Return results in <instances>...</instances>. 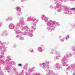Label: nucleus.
Here are the masks:
<instances>
[{
    "label": "nucleus",
    "mask_w": 75,
    "mask_h": 75,
    "mask_svg": "<svg viewBox=\"0 0 75 75\" xmlns=\"http://www.w3.org/2000/svg\"><path fill=\"white\" fill-rule=\"evenodd\" d=\"M19 23H20L21 24H23H23L24 23V21H23L22 20V19H21L19 21Z\"/></svg>",
    "instance_id": "5701e85b"
},
{
    "label": "nucleus",
    "mask_w": 75,
    "mask_h": 75,
    "mask_svg": "<svg viewBox=\"0 0 75 75\" xmlns=\"http://www.w3.org/2000/svg\"><path fill=\"white\" fill-rule=\"evenodd\" d=\"M74 57H75V55L74 56Z\"/></svg>",
    "instance_id": "8fccbe9b"
},
{
    "label": "nucleus",
    "mask_w": 75,
    "mask_h": 75,
    "mask_svg": "<svg viewBox=\"0 0 75 75\" xmlns=\"http://www.w3.org/2000/svg\"><path fill=\"white\" fill-rule=\"evenodd\" d=\"M21 19L22 20H23V21H24V18L21 17Z\"/></svg>",
    "instance_id": "ea45409f"
},
{
    "label": "nucleus",
    "mask_w": 75,
    "mask_h": 75,
    "mask_svg": "<svg viewBox=\"0 0 75 75\" xmlns=\"http://www.w3.org/2000/svg\"><path fill=\"white\" fill-rule=\"evenodd\" d=\"M1 25H2V24L1 23H0V27L1 26Z\"/></svg>",
    "instance_id": "79ce46f5"
},
{
    "label": "nucleus",
    "mask_w": 75,
    "mask_h": 75,
    "mask_svg": "<svg viewBox=\"0 0 75 75\" xmlns=\"http://www.w3.org/2000/svg\"><path fill=\"white\" fill-rule=\"evenodd\" d=\"M8 19L9 20H11L12 19H13V18L10 17H8Z\"/></svg>",
    "instance_id": "c85d7f7f"
},
{
    "label": "nucleus",
    "mask_w": 75,
    "mask_h": 75,
    "mask_svg": "<svg viewBox=\"0 0 75 75\" xmlns=\"http://www.w3.org/2000/svg\"><path fill=\"white\" fill-rule=\"evenodd\" d=\"M59 38L60 40V41H62V42H64V38H62V36H60L59 37Z\"/></svg>",
    "instance_id": "4be33fe9"
},
{
    "label": "nucleus",
    "mask_w": 75,
    "mask_h": 75,
    "mask_svg": "<svg viewBox=\"0 0 75 75\" xmlns=\"http://www.w3.org/2000/svg\"><path fill=\"white\" fill-rule=\"evenodd\" d=\"M18 26H19V27L20 28V29H21V30L22 31H23V30H22V28H23V24H21V23H20V22H17L16 25V27H18Z\"/></svg>",
    "instance_id": "9d476101"
},
{
    "label": "nucleus",
    "mask_w": 75,
    "mask_h": 75,
    "mask_svg": "<svg viewBox=\"0 0 75 75\" xmlns=\"http://www.w3.org/2000/svg\"><path fill=\"white\" fill-rule=\"evenodd\" d=\"M26 75H27V74H26Z\"/></svg>",
    "instance_id": "3c124183"
},
{
    "label": "nucleus",
    "mask_w": 75,
    "mask_h": 75,
    "mask_svg": "<svg viewBox=\"0 0 75 75\" xmlns=\"http://www.w3.org/2000/svg\"><path fill=\"white\" fill-rule=\"evenodd\" d=\"M50 54H54V50H52L50 52Z\"/></svg>",
    "instance_id": "2f4dec72"
},
{
    "label": "nucleus",
    "mask_w": 75,
    "mask_h": 75,
    "mask_svg": "<svg viewBox=\"0 0 75 75\" xmlns=\"http://www.w3.org/2000/svg\"><path fill=\"white\" fill-rule=\"evenodd\" d=\"M16 10L18 12H20L21 11V8L19 7H17L16 8Z\"/></svg>",
    "instance_id": "f3484780"
},
{
    "label": "nucleus",
    "mask_w": 75,
    "mask_h": 75,
    "mask_svg": "<svg viewBox=\"0 0 75 75\" xmlns=\"http://www.w3.org/2000/svg\"><path fill=\"white\" fill-rule=\"evenodd\" d=\"M47 75H57L53 71L50 70L49 71Z\"/></svg>",
    "instance_id": "ddd939ff"
},
{
    "label": "nucleus",
    "mask_w": 75,
    "mask_h": 75,
    "mask_svg": "<svg viewBox=\"0 0 75 75\" xmlns=\"http://www.w3.org/2000/svg\"><path fill=\"white\" fill-rule=\"evenodd\" d=\"M1 42L0 41V43H1Z\"/></svg>",
    "instance_id": "09e8293b"
},
{
    "label": "nucleus",
    "mask_w": 75,
    "mask_h": 75,
    "mask_svg": "<svg viewBox=\"0 0 75 75\" xmlns=\"http://www.w3.org/2000/svg\"><path fill=\"white\" fill-rule=\"evenodd\" d=\"M50 8H54V6H53V5H51L50 6Z\"/></svg>",
    "instance_id": "473e14b6"
},
{
    "label": "nucleus",
    "mask_w": 75,
    "mask_h": 75,
    "mask_svg": "<svg viewBox=\"0 0 75 75\" xmlns=\"http://www.w3.org/2000/svg\"><path fill=\"white\" fill-rule=\"evenodd\" d=\"M6 69L7 70H8V69L9 68H10V67L8 66H7L6 67Z\"/></svg>",
    "instance_id": "f704fd0d"
},
{
    "label": "nucleus",
    "mask_w": 75,
    "mask_h": 75,
    "mask_svg": "<svg viewBox=\"0 0 75 75\" xmlns=\"http://www.w3.org/2000/svg\"><path fill=\"white\" fill-rule=\"evenodd\" d=\"M38 50L40 52H42L44 51V50L42 48L41 46H39L38 48Z\"/></svg>",
    "instance_id": "f8f14e48"
},
{
    "label": "nucleus",
    "mask_w": 75,
    "mask_h": 75,
    "mask_svg": "<svg viewBox=\"0 0 75 75\" xmlns=\"http://www.w3.org/2000/svg\"><path fill=\"white\" fill-rule=\"evenodd\" d=\"M15 32L16 34H19L21 33L22 35V34H21V33H23V32H21L20 30L18 29H15Z\"/></svg>",
    "instance_id": "dca6fc26"
},
{
    "label": "nucleus",
    "mask_w": 75,
    "mask_h": 75,
    "mask_svg": "<svg viewBox=\"0 0 75 75\" xmlns=\"http://www.w3.org/2000/svg\"><path fill=\"white\" fill-rule=\"evenodd\" d=\"M7 59L8 60V61H9V60H10V56H8Z\"/></svg>",
    "instance_id": "e433bc0d"
},
{
    "label": "nucleus",
    "mask_w": 75,
    "mask_h": 75,
    "mask_svg": "<svg viewBox=\"0 0 75 75\" xmlns=\"http://www.w3.org/2000/svg\"><path fill=\"white\" fill-rule=\"evenodd\" d=\"M70 10H72V11H74V10H75V8H71Z\"/></svg>",
    "instance_id": "c9c22d12"
},
{
    "label": "nucleus",
    "mask_w": 75,
    "mask_h": 75,
    "mask_svg": "<svg viewBox=\"0 0 75 75\" xmlns=\"http://www.w3.org/2000/svg\"><path fill=\"white\" fill-rule=\"evenodd\" d=\"M21 64H18V66H21Z\"/></svg>",
    "instance_id": "37998d69"
},
{
    "label": "nucleus",
    "mask_w": 75,
    "mask_h": 75,
    "mask_svg": "<svg viewBox=\"0 0 75 75\" xmlns=\"http://www.w3.org/2000/svg\"><path fill=\"white\" fill-rule=\"evenodd\" d=\"M5 65H9V64H10V63L9 62V61L6 60L5 62V63H4Z\"/></svg>",
    "instance_id": "6ab92c4d"
},
{
    "label": "nucleus",
    "mask_w": 75,
    "mask_h": 75,
    "mask_svg": "<svg viewBox=\"0 0 75 75\" xmlns=\"http://www.w3.org/2000/svg\"><path fill=\"white\" fill-rule=\"evenodd\" d=\"M30 51V52H34V51H33V50L32 49H30L29 50V51Z\"/></svg>",
    "instance_id": "7c9ffc66"
},
{
    "label": "nucleus",
    "mask_w": 75,
    "mask_h": 75,
    "mask_svg": "<svg viewBox=\"0 0 75 75\" xmlns=\"http://www.w3.org/2000/svg\"><path fill=\"white\" fill-rule=\"evenodd\" d=\"M47 64H50V62L49 61L47 62Z\"/></svg>",
    "instance_id": "a18cd8bd"
},
{
    "label": "nucleus",
    "mask_w": 75,
    "mask_h": 75,
    "mask_svg": "<svg viewBox=\"0 0 75 75\" xmlns=\"http://www.w3.org/2000/svg\"><path fill=\"white\" fill-rule=\"evenodd\" d=\"M64 10L65 11V14H72L71 11L69 9V8L67 6H64Z\"/></svg>",
    "instance_id": "423d86ee"
},
{
    "label": "nucleus",
    "mask_w": 75,
    "mask_h": 75,
    "mask_svg": "<svg viewBox=\"0 0 75 75\" xmlns=\"http://www.w3.org/2000/svg\"><path fill=\"white\" fill-rule=\"evenodd\" d=\"M54 54L57 55L56 57V59H59V58L62 57V56H61L60 53L57 51H56L54 53Z\"/></svg>",
    "instance_id": "1a4fd4ad"
},
{
    "label": "nucleus",
    "mask_w": 75,
    "mask_h": 75,
    "mask_svg": "<svg viewBox=\"0 0 75 75\" xmlns=\"http://www.w3.org/2000/svg\"><path fill=\"white\" fill-rule=\"evenodd\" d=\"M41 19L42 20H44L45 21V23H46L47 27V30L48 31H52V30H54L55 27L58 25L59 23L55 22V21H53L51 20H48V17H47L45 15L42 16Z\"/></svg>",
    "instance_id": "f257e3e1"
},
{
    "label": "nucleus",
    "mask_w": 75,
    "mask_h": 75,
    "mask_svg": "<svg viewBox=\"0 0 75 75\" xmlns=\"http://www.w3.org/2000/svg\"><path fill=\"white\" fill-rule=\"evenodd\" d=\"M8 27L10 30H14V29H17V27H16V26L12 23L9 24Z\"/></svg>",
    "instance_id": "6e6552de"
},
{
    "label": "nucleus",
    "mask_w": 75,
    "mask_h": 75,
    "mask_svg": "<svg viewBox=\"0 0 75 75\" xmlns=\"http://www.w3.org/2000/svg\"><path fill=\"white\" fill-rule=\"evenodd\" d=\"M56 8H62V6L61 4H59V3L57 4L56 6Z\"/></svg>",
    "instance_id": "2eb2a0df"
},
{
    "label": "nucleus",
    "mask_w": 75,
    "mask_h": 75,
    "mask_svg": "<svg viewBox=\"0 0 75 75\" xmlns=\"http://www.w3.org/2000/svg\"><path fill=\"white\" fill-rule=\"evenodd\" d=\"M31 21H32L33 22H34V21H35V18H34L33 17H31Z\"/></svg>",
    "instance_id": "393cba45"
},
{
    "label": "nucleus",
    "mask_w": 75,
    "mask_h": 75,
    "mask_svg": "<svg viewBox=\"0 0 75 75\" xmlns=\"http://www.w3.org/2000/svg\"><path fill=\"white\" fill-rule=\"evenodd\" d=\"M31 17H29L27 19V21H31Z\"/></svg>",
    "instance_id": "aec40b11"
},
{
    "label": "nucleus",
    "mask_w": 75,
    "mask_h": 75,
    "mask_svg": "<svg viewBox=\"0 0 75 75\" xmlns=\"http://www.w3.org/2000/svg\"><path fill=\"white\" fill-rule=\"evenodd\" d=\"M61 9H62V8H60L57 9V12L58 13H59L61 12Z\"/></svg>",
    "instance_id": "a878e982"
},
{
    "label": "nucleus",
    "mask_w": 75,
    "mask_h": 75,
    "mask_svg": "<svg viewBox=\"0 0 75 75\" xmlns=\"http://www.w3.org/2000/svg\"><path fill=\"white\" fill-rule=\"evenodd\" d=\"M75 0H67V1H74Z\"/></svg>",
    "instance_id": "58836bf2"
},
{
    "label": "nucleus",
    "mask_w": 75,
    "mask_h": 75,
    "mask_svg": "<svg viewBox=\"0 0 75 75\" xmlns=\"http://www.w3.org/2000/svg\"><path fill=\"white\" fill-rule=\"evenodd\" d=\"M28 68V64H25V65H24V66L23 67V69H25V70H26V69H27Z\"/></svg>",
    "instance_id": "a211bd4d"
},
{
    "label": "nucleus",
    "mask_w": 75,
    "mask_h": 75,
    "mask_svg": "<svg viewBox=\"0 0 75 75\" xmlns=\"http://www.w3.org/2000/svg\"><path fill=\"white\" fill-rule=\"evenodd\" d=\"M5 34H6V31L4 30L3 31L2 33H1V35L3 36Z\"/></svg>",
    "instance_id": "412c9836"
},
{
    "label": "nucleus",
    "mask_w": 75,
    "mask_h": 75,
    "mask_svg": "<svg viewBox=\"0 0 75 75\" xmlns=\"http://www.w3.org/2000/svg\"><path fill=\"white\" fill-rule=\"evenodd\" d=\"M6 21H9V19H8V18L6 20Z\"/></svg>",
    "instance_id": "4c0bfd02"
},
{
    "label": "nucleus",
    "mask_w": 75,
    "mask_h": 75,
    "mask_svg": "<svg viewBox=\"0 0 75 75\" xmlns=\"http://www.w3.org/2000/svg\"><path fill=\"white\" fill-rule=\"evenodd\" d=\"M22 2H23V1H25V0H21Z\"/></svg>",
    "instance_id": "a19ab883"
},
{
    "label": "nucleus",
    "mask_w": 75,
    "mask_h": 75,
    "mask_svg": "<svg viewBox=\"0 0 75 75\" xmlns=\"http://www.w3.org/2000/svg\"><path fill=\"white\" fill-rule=\"evenodd\" d=\"M72 75H75V72H74Z\"/></svg>",
    "instance_id": "c03bdc74"
},
{
    "label": "nucleus",
    "mask_w": 75,
    "mask_h": 75,
    "mask_svg": "<svg viewBox=\"0 0 75 75\" xmlns=\"http://www.w3.org/2000/svg\"><path fill=\"white\" fill-rule=\"evenodd\" d=\"M66 71H75V64H72L70 65L67 69Z\"/></svg>",
    "instance_id": "39448f33"
},
{
    "label": "nucleus",
    "mask_w": 75,
    "mask_h": 75,
    "mask_svg": "<svg viewBox=\"0 0 75 75\" xmlns=\"http://www.w3.org/2000/svg\"><path fill=\"white\" fill-rule=\"evenodd\" d=\"M2 48H3V50H1ZM1 50V54H4V52H6L7 50L6 48H5V45L4 43H2V44H0V50Z\"/></svg>",
    "instance_id": "20e7f679"
},
{
    "label": "nucleus",
    "mask_w": 75,
    "mask_h": 75,
    "mask_svg": "<svg viewBox=\"0 0 75 75\" xmlns=\"http://www.w3.org/2000/svg\"><path fill=\"white\" fill-rule=\"evenodd\" d=\"M42 65H43V68L45 70V71H48L49 68H50V66L49 65L47 66L45 63H42Z\"/></svg>",
    "instance_id": "0eeeda50"
},
{
    "label": "nucleus",
    "mask_w": 75,
    "mask_h": 75,
    "mask_svg": "<svg viewBox=\"0 0 75 75\" xmlns=\"http://www.w3.org/2000/svg\"><path fill=\"white\" fill-rule=\"evenodd\" d=\"M19 40H24V38H23V37L21 35V36L20 37V38H19Z\"/></svg>",
    "instance_id": "bb28decb"
},
{
    "label": "nucleus",
    "mask_w": 75,
    "mask_h": 75,
    "mask_svg": "<svg viewBox=\"0 0 75 75\" xmlns=\"http://www.w3.org/2000/svg\"><path fill=\"white\" fill-rule=\"evenodd\" d=\"M21 36V35H17L16 36V38H19V39Z\"/></svg>",
    "instance_id": "b1692460"
},
{
    "label": "nucleus",
    "mask_w": 75,
    "mask_h": 75,
    "mask_svg": "<svg viewBox=\"0 0 75 75\" xmlns=\"http://www.w3.org/2000/svg\"><path fill=\"white\" fill-rule=\"evenodd\" d=\"M66 74H68V72H66Z\"/></svg>",
    "instance_id": "49530a36"
},
{
    "label": "nucleus",
    "mask_w": 75,
    "mask_h": 75,
    "mask_svg": "<svg viewBox=\"0 0 75 75\" xmlns=\"http://www.w3.org/2000/svg\"><path fill=\"white\" fill-rule=\"evenodd\" d=\"M55 66V69L56 70H59L61 68V67L60 66V64L58 63L56 64Z\"/></svg>",
    "instance_id": "9b49d317"
},
{
    "label": "nucleus",
    "mask_w": 75,
    "mask_h": 75,
    "mask_svg": "<svg viewBox=\"0 0 75 75\" xmlns=\"http://www.w3.org/2000/svg\"><path fill=\"white\" fill-rule=\"evenodd\" d=\"M69 38V35H68L66 37V40H67Z\"/></svg>",
    "instance_id": "cd10ccee"
},
{
    "label": "nucleus",
    "mask_w": 75,
    "mask_h": 75,
    "mask_svg": "<svg viewBox=\"0 0 75 75\" xmlns=\"http://www.w3.org/2000/svg\"><path fill=\"white\" fill-rule=\"evenodd\" d=\"M61 1L63 2L64 1V2H67V1H68V0H60Z\"/></svg>",
    "instance_id": "72a5a7b5"
},
{
    "label": "nucleus",
    "mask_w": 75,
    "mask_h": 75,
    "mask_svg": "<svg viewBox=\"0 0 75 75\" xmlns=\"http://www.w3.org/2000/svg\"><path fill=\"white\" fill-rule=\"evenodd\" d=\"M13 69H14V70L15 69V68H13Z\"/></svg>",
    "instance_id": "de8ad7c7"
},
{
    "label": "nucleus",
    "mask_w": 75,
    "mask_h": 75,
    "mask_svg": "<svg viewBox=\"0 0 75 75\" xmlns=\"http://www.w3.org/2000/svg\"><path fill=\"white\" fill-rule=\"evenodd\" d=\"M39 21V20H38V19L35 18L34 21L35 22H38Z\"/></svg>",
    "instance_id": "c756f323"
},
{
    "label": "nucleus",
    "mask_w": 75,
    "mask_h": 75,
    "mask_svg": "<svg viewBox=\"0 0 75 75\" xmlns=\"http://www.w3.org/2000/svg\"><path fill=\"white\" fill-rule=\"evenodd\" d=\"M71 56L72 54L71 53L67 54L66 55H64L63 58L62 59V62L63 66L68 67L69 64H67V62H68V59H67V58Z\"/></svg>",
    "instance_id": "7ed1b4c3"
},
{
    "label": "nucleus",
    "mask_w": 75,
    "mask_h": 75,
    "mask_svg": "<svg viewBox=\"0 0 75 75\" xmlns=\"http://www.w3.org/2000/svg\"><path fill=\"white\" fill-rule=\"evenodd\" d=\"M35 68V67H33L32 68L30 69H29L28 71L29 73H31V72H34V69Z\"/></svg>",
    "instance_id": "4468645a"
},
{
    "label": "nucleus",
    "mask_w": 75,
    "mask_h": 75,
    "mask_svg": "<svg viewBox=\"0 0 75 75\" xmlns=\"http://www.w3.org/2000/svg\"><path fill=\"white\" fill-rule=\"evenodd\" d=\"M54 0L55 1V0Z\"/></svg>",
    "instance_id": "603ef678"
},
{
    "label": "nucleus",
    "mask_w": 75,
    "mask_h": 75,
    "mask_svg": "<svg viewBox=\"0 0 75 75\" xmlns=\"http://www.w3.org/2000/svg\"><path fill=\"white\" fill-rule=\"evenodd\" d=\"M36 24H37V22L33 23V25L32 26L31 29L29 28L28 26L27 25L24 26L23 28L22 29V30H24L25 33L22 32V35H29L30 37H32L33 36V33L34 30H35L36 29L35 26H36Z\"/></svg>",
    "instance_id": "f03ea898"
}]
</instances>
